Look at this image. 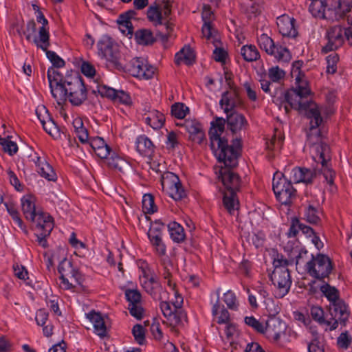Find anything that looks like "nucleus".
<instances>
[{
    "label": "nucleus",
    "mask_w": 352,
    "mask_h": 352,
    "mask_svg": "<svg viewBox=\"0 0 352 352\" xmlns=\"http://www.w3.org/2000/svg\"><path fill=\"white\" fill-rule=\"evenodd\" d=\"M307 144L311 147L313 160L317 163L313 169L296 167L290 173V179L294 183H312L314 179L322 174L325 181L330 185L334 182L335 172L329 165L330 160L329 147L321 142L319 130L307 134Z\"/></svg>",
    "instance_id": "obj_1"
},
{
    "label": "nucleus",
    "mask_w": 352,
    "mask_h": 352,
    "mask_svg": "<svg viewBox=\"0 0 352 352\" xmlns=\"http://www.w3.org/2000/svg\"><path fill=\"white\" fill-rule=\"evenodd\" d=\"M47 78L51 94L58 105L67 100L74 106L81 105L87 98V89L79 76H63L54 68L47 71Z\"/></svg>",
    "instance_id": "obj_2"
},
{
    "label": "nucleus",
    "mask_w": 352,
    "mask_h": 352,
    "mask_svg": "<svg viewBox=\"0 0 352 352\" xmlns=\"http://www.w3.org/2000/svg\"><path fill=\"white\" fill-rule=\"evenodd\" d=\"M296 87L285 92V98L291 107L305 109L306 115L310 120L309 131L318 130V127L322 122L321 112L318 105L308 97L311 94L308 82L302 75L295 78Z\"/></svg>",
    "instance_id": "obj_3"
},
{
    "label": "nucleus",
    "mask_w": 352,
    "mask_h": 352,
    "mask_svg": "<svg viewBox=\"0 0 352 352\" xmlns=\"http://www.w3.org/2000/svg\"><path fill=\"white\" fill-rule=\"evenodd\" d=\"M225 124L226 120L218 117L211 122L212 126L209 131L210 148L218 161L223 162L226 166H234L238 164L241 139L236 138L233 140L232 145H229L228 140L221 137Z\"/></svg>",
    "instance_id": "obj_4"
},
{
    "label": "nucleus",
    "mask_w": 352,
    "mask_h": 352,
    "mask_svg": "<svg viewBox=\"0 0 352 352\" xmlns=\"http://www.w3.org/2000/svg\"><path fill=\"white\" fill-rule=\"evenodd\" d=\"M224 165L226 168H221L220 177L226 190L223 193V203L228 212L232 214L239 209V203L236 198V192L240 190L241 181L238 174L229 168L234 166ZM237 164L235 165V166Z\"/></svg>",
    "instance_id": "obj_5"
},
{
    "label": "nucleus",
    "mask_w": 352,
    "mask_h": 352,
    "mask_svg": "<svg viewBox=\"0 0 352 352\" xmlns=\"http://www.w3.org/2000/svg\"><path fill=\"white\" fill-rule=\"evenodd\" d=\"M60 276V287L66 290H73L82 285V277L79 271L73 267L72 263L63 258L58 267Z\"/></svg>",
    "instance_id": "obj_6"
},
{
    "label": "nucleus",
    "mask_w": 352,
    "mask_h": 352,
    "mask_svg": "<svg viewBox=\"0 0 352 352\" xmlns=\"http://www.w3.org/2000/svg\"><path fill=\"white\" fill-rule=\"evenodd\" d=\"M292 181H288L284 175L274 174L272 188L277 199L285 205L291 204L296 197V190L294 188Z\"/></svg>",
    "instance_id": "obj_7"
},
{
    "label": "nucleus",
    "mask_w": 352,
    "mask_h": 352,
    "mask_svg": "<svg viewBox=\"0 0 352 352\" xmlns=\"http://www.w3.org/2000/svg\"><path fill=\"white\" fill-rule=\"evenodd\" d=\"M98 54L111 65L120 68V53L118 44L109 36L103 35L98 41Z\"/></svg>",
    "instance_id": "obj_8"
},
{
    "label": "nucleus",
    "mask_w": 352,
    "mask_h": 352,
    "mask_svg": "<svg viewBox=\"0 0 352 352\" xmlns=\"http://www.w3.org/2000/svg\"><path fill=\"white\" fill-rule=\"evenodd\" d=\"M306 265L309 275L319 280L328 277L333 269L330 258L324 254L312 256V259Z\"/></svg>",
    "instance_id": "obj_9"
},
{
    "label": "nucleus",
    "mask_w": 352,
    "mask_h": 352,
    "mask_svg": "<svg viewBox=\"0 0 352 352\" xmlns=\"http://www.w3.org/2000/svg\"><path fill=\"white\" fill-rule=\"evenodd\" d=\"M163 191L167 192L170 197L177 201L186 197V192L182 187L178 176L173 173H165L161 179Z\"/></svg>",
    "instance_id": "obj_10"
},
{
    "label": "nucleus",
    "mask_w": 352,
    "mask_h": 352,
    "mask_svg": "<svg viewBox=\"0 0 352 352\" xmlns=\"http://www.w3.org/2000/svg\"><path fill=\"white\" fill-rule=\"evenodd\" d=\"M258 43L262 50L274 56L278 61L288 62L291 59L289 51L286 47L276 45L274 41L266 34H262L258 38Z\"/></svg>",
    "instance_id": "obj_11"
},
{
    "label": "nucleus",
    "mask_w": 352,
    "mask_h": 352,
    "mask_svg": "<svg viewBox=\"0 0 352 352\" xmlns=\"http://www.w3.org/2000/svg\"><path fill=\"white\" fill-rule=\"evenodd\" d=\"M271 280L276 287L274 295L278 298H283L289 292L292 280L287 268L274 270Z\"/></svg>",
    "instance_id": "obj_12"
},
{
    "label": "nucleus",
    "mask_w": 352,
    "mask_h": 352,
    "mask_svg": "<svg viewBox=\"0 0 352 352\" xmlns=\"http://www.w3.org/2000/svg\"><path fill=\"white\" fill-rule=\"evenodd\" d=\"M329 307L330 315L329 331L336 329L338 323L345 325L349 316V311L344 302L342 299L337 300L335 302H331Z\"/></svg>",
    "instance_id": "obj_13"
},
{
    "label": "nucleus",
    "mask_w": 352,
    "mask_h": 352,
    "mask_svg": "<svg viewBox=\"0 0 352 352\" xmlns=\"http://www.w3.org/2000/svg\"><path fill=\"white\" fill-rule=\"evenodd\" d=\"M126 69L133 76L140 79H151L155 73V68L142 58H133L126 65Z\"/></svg>",
    "instance_id": "obj_14"
},
{
    "label": "nucleus",
    "mask_w": 352,
    "mask_h": 352,
    "mask_svg": "<svg viewBox=\"0 0 352 352\" xmlns=\"http://www.w3.org/2000/svg\"><path fill=\"white\" fill-rule=\"evenodd\" d=\"M346 30L347 29L342 28L340 25H334L327 30V37L328 42L325 46L322 47V52L327 53L329 51L337 50L344 43Z\"/></svg>",
    "instance_id": "obj_15"
},
{
    "label": "nucleus",
    "mask_w": 352,
    "mask_h": 352,
    "mask_svg": "<svg viewBox=\"0 0 352 352\" xmlns=\"http://www.w3.org/2000/svg\"><path fill=\"white\" fill-rule=\"evenodd\" d=\"M164 225L159 222L153 223L148 231V236L155 249L156 254L159 256L166 254V248L162 241V229Z\"/></svg>",
    "instance_id": "obj_16"
},
{
    "label": "nucleus",
    "mask_w": 352,
    "mask_h": 352,
    "mask_svg": "<svg viewBox=\"0 0 352 352\" xmlns=\"http://www.w3.org/2000/svg\"><path fill=\"white\" fill-rule=\"evenodd\" d=\"M129 302L128 309L131 316L140 320L143 317L144 309L142 305V296L137 289H127L124 292Z\"/></svg>",
    "instance_id": "obj_17"
},
{
    "label": "nucleus",
    "mask_w": 352,
    "mask_h": 352,
    "mask_svg": "<svg viewBox=\"0 0 352 352\" xmlns=\"http://www.w3.org/2000/svg\"><path fill=\"white\" fill-rule=\"evenodd\" d=\"M36 21L42 25L39 28L38 38L37 36L34 37V43L37 47L43 50H46L50 46V34L47 28L48 22L40 10L37 11Z\"/></svg>",
    "instance_id": "obj_18"
},
{
    "label": "nucleus",
    "mask_w": 352,
    "mask_h": 352,
    "mask_svg": "<svg viewBox=\"0 0 352 352\" xmlns=\"http://www.w3.org/2000/svg\"><path fill=\"white\" fill-rule=\"evenodd\" d=\"M264 330L268 338L277 341L285 330V324L278 318L270 317L265 322Z\"/></svg>",
    "instance_id": "obj_19"
},
{
    "label": "nucleus",
    "mask_w": 352,
    "mask_h": 352,
    "mask_svg": "<svg viewBox=\"0 0 352 352\" xmlns=\"http://www.w3.org/2000/svg\"><path fill=\"white\" fill-rule=\"evenodd\" d=\"M219 104L224 112L228 114L235 108L241 107L243 101L235 91L233 92L226 91L222 94Z\"/></svg>",
    "instance_id": "obj_20"
},
{
    "label": "nucleus",
    "mask_w": 352,
    "mask_h": 352,
    "mask_svg": "<svg viewBox=\"0 0 352 352\" xmlns=\"http://www.w3.org/2000/svg\"><path fill=\"white\" fill-rule=\"evenodd\" d=\"M227 124L230 130L233 133H238L246 130L248 122L245 117L241 113L232 112L227 114Z\"/></svg>",
    "instance_id": "obj_21"
},
{
    "label": "nucleus",
    "mask_w": 352,
    "mask_h": 352,
    "mask_svg": "<svg viewBox=\"0 0 352 352\" xmlns=\"http://www.w3.org/2000/svg\"><path fill=\"white\" fill-rule=\"evenodd\" d=\"M36 223V232H45V234H50L54 228L52 217L47 213L38 211L34 220Z\"/></svg>",
    "instance_id": "obj_22"
},
{
    "label": "nucleus",
    "mask_w": 352,
    "mask_h": 352,
    "mask_svg": "<svg viewBox=\"0 0 352 352\" xmlns=\"http://www.w3.org/2000/svg\"><path fill=\"white\" fill-rule=\"evenodd\" d=\"M294 23V19L287 15H282L278 17L276 21L279 32L283 36L287 37H295L297 35Z\"/></svg>",
    "instance_id": "obj_23"
},
{
    "label": "nucleus",
    "mask_w": 352,
    "mask_h": 352,
    "mask_svg": "<svg viewBox=\"0 0 352 352\" xmlns=\"http://www.w3.org/2000/svg\"><path fill=\"white\" fill-rule=\"evenodd\" d=\"M34 163L37 167L38 173L48 181L55 182L57 179V175L52 166L46 161L44 157L37 156L34 160Z\"/></svg>",
    "instance_id": "obj_24"
},
{
    "label": "nucleus",
    "mask_w": 352,
    "mask_h": 352,
    "mask_svg": "<svg viewBox=\"0 0 352 352\" xmlns=\"http://www.w3.org/2000/svg\"><path fill=\"white\" fill-rule=\"evenodd\" d=\"M325 8V19L337 21L342 17L343 11L341 9L340 0H323Z\"/></svg>",
    "instance_id": "obj_25"
},
{
    "label": "nucleus",
    "mask_w": 352,
    "mask_h": 352,
    "mask_svg": "<svg viewBox=\"0 0 352 352\" xmlns=\"http://www.w3.org/2000/svg\"><path fill=\"white\" fill-rule=\"evenodd\" d=\"M184 127L190 134V138L195 142L201 144L205 138L201 124L195 120H187L184 122Z\"/></svg>",
    "instance_id": "obj_26"
},
{
    "label": "nucleus",
    "mask_w": 352,
    "mask_h": 352,
    "mask_svg": "<svg viewBox=\"0 0 352 352\" xmlns=\"http://www.w3.org/2000/svg\"><path fill=\"white\" fill-rule=\"evenodd\" d=\"M86 316L92 322L94 332L101 338L104 337L107 335V327L102 315L93 310L87 314Z\"/></svg>",
    "instance_id": "obj_27"
},
{
    "label": "nucleus",
    "mask_w": 352,
    "mask_h": 352,
    "mask_svg": "<svg viewBox=\"0 0 352 352\" xmlns=\"http://www.w3.org/2000/svg\"><path fill=\"white\" fill-rule=\"evenodd\" d=\"M21 208L26 219L34 220L38 212L36 210L34 197L31 195L23 196L21 199Z\"/></svg>",
    "instance_id": "obj_28"
},
{
    "label": "nucleus",
    "mask_w": 352,
    "mask_h": 352,
    "mask_svg": "<svg viewBox=\"0 0 352 352\" xmlns=\"http://www.w3.org/2000/svg\"><path fill=\"white\" fill-rule=\"evenodd\" d=\"M43 118L42 119V126L43 129L54 139H60L61 138V132L60 129L50 117V114L43 115Z\"/></svg>",
    "instance_id": "obj_29"
},
{
    "label": "nucleus",
    "mask_w": 352,
    "mask_h": 352,
    "mask_svg": "<svg viewBox=\"0 0 352 352\" xmlns=\"http://www.w3.org/2000/svg\"><path fill=\"white\" fill-rule=\"evenodd\" d=\"M220 290V288L217 290L218 299L217 302L213 305L212 310V314L216 317L217 322L219 324H228L230 321V314L224 306H221L219 305V298Z\"/></svg>",
    "instance_id": "obj_30"
},
{
    "label": "nucleus",
    "mask_w": 352,
    "mask_h": 352,
    "mask_svg": "<svg viewBox=\"0 0 352 352\" xmlns=\"http://www.w3.org/2000/svg\"><path fill=\"white\" fill-rule=\"evenodd\" d=\"M107 164L111 168L122 173L130 170L129 163L114 153L110 157H108Z\"/></svg>",
    "instance_id": "obj_31"
},
{
    "label": "nucleus",
    "mask_w": 352,
    "mask_h": 352,
    "mask_svg": "<svg viewBox=\"0 0 352 352\" xmlns=\"http://www.w3.org/2000/svg\"><path fill=\"white\" fill-rule=\"evenodd\" d=\"M133 14V11L127 12L124 14H120L118 19L119 28L120 31L126 36L131 37L133 35V25L131 19Z\"/></svg>",
    "instance_id": "obj_32"
},
{
    "label": "nucleus",
    "mask_w": 352,
    "mask_h": 352,
    "mask_svg": "<svg viewBox=\"0 0 352 352\" xmlns=\"http://www.w3.org/2000/svg\"><path fill=\"white\" fill-rule=\"evenodd\" d=\"M195 54L189 46H184L179 52L175 54V63L176 65H180L182 63L190 65L195 61Z\"/></svg>",
    "instance_id": "obj_33"
},
{
    "label": "nucleus",
    "mask_w": 352,
    "mask_h": 352,
    "mask_svg": "<svg viewBox=\"0 0 352 352\" xmlns=\"http://www.w3.org/2000/svg\"><path fill=\"white\" fill-rule=\"evenodd\" d=\"M275 133H277L276 131ZM283 142V138L280 132L278 134L275 133L272 138L266 142V148L268 150V157H274L277 153L280 150Z\"/></svg>",
    "instance_id": "obj_34"
},
{
    "label": "nucleus",
    "mask_w": 352,
    "mask_h": 352,
    "mask_svg": "<svg viewBox=\"0 0 352 352\" xmlns=\"http://www.w3.org/2000/svg\"><path fill=\"white\" fill-rule=\"evenodd\" d=\"M136 149L143 155H150L153 151V144L149 138L140 135L136 140Z\"/></svg>",
    "instance_id": "obj_35"
},
{
    "label": "nucleus",
    "mask_w": 352,
    "mask_h": 352,
    "mask_svg": "<svg viewBox=\"0 0 352 352\" xmlns=\"http://www.w3.org/2000/svg\"><path fill=\"white\" fill-rule=\"evenodd\" d=\"M158 7L160 8V11L162 14L163 24H164V28L166 29V33L164 35H162V38L164 39H167L168 34L172 30L170 25L167 23L166 20V18L170 15L171 12V6L168 0H162V3H160V5L158 6Z\"/></svg>",
    "instance_id": "obj_36"
},
{
    "label": "nucleus",
    "mask_w": 352,
    "mask_h": 352,
    "mask_svg": "<svg viewBox=\"0 0 352 352\" xmlns=\"http://www.w3.org/2000/svg\"><path fill=\"white\" fill-rule=\"evenodd\" d=\"M144 120L145 122L153 129H159L164 125L165 117L163 113L155 111L145 117Z\"/></svg>",
    "instance_id": "obj_37"
},
{
    "label": "nucleus",
    "mask_w": 352,
    "mask_h": 352,
    "mask_svg": "<svg viewBox=\"0 0 352 352\" xmlns=\"http://www.w3.org/2000/svg\"><path fill=\"white\" fill-rule=\"evenodd\" d=\"M135 39L138 44L147 45L155 41L152 32L148 29H140L135 33Z\"/></svg>",
    "instance_id": "obj_38"
},
{
    "label": "nucleus",
    "mask_w": 352,
    "mask_h": 352,
    "mask_svg": "<svg viewBox=\"0 0 352 352\" xmlns=\"http://www.w3.org/2000/svg\"><path fill=\"white\" fill-rule=\"evenodd\" d=\"M241 54L243 59L248 62H253L257 60L260 58V54L253 45H243L241 48Z\"/></svg>",
    "instance_id": "obj_39"
},
{
    "label": "nucleus",
    "mask_w": 352,
    "mask_h": 352,
    "mask_svg": "<svg viewBox=\"0 0 352 352\" xmlns=\"http://www.w3.org/2000/svg\"><path fill=\"white\" fill-rule=\"evenodd\" d=\"M170 238L177 243L183 241L185 239L184 228L177 222H171L168 226Z\"/></svg>",
    "instance_id": "obj_40"
},
{
    "label": "nucleus",
    "mask_w": 352,
    "mask_h": 352,
    "mask_svg": "<svg viewBox=\"0 0 352 352\" xmlns=\"http://www.w3.org/2000/svg\"><path fill=\"white\" fill-rule=\"evenodd\" d=\"M311 2L309 6V11L313 16L319 19H325V8L323 0H311Z\"/></svg>",
    "instance_id": "obj_41"
},
{
    "label": "nucleus",
    "mask_w": 352,
    "mask_h": 352,
    "mask_svg": "<svg viewBox=\"0 0 352 352\" xmlns=\"http://www.w3.org/2000/svg\"><path fill=\"white\" fill-rule=\"evenodd\" d=\"M148 20L155 25H163V16L158 6H151L147 10Z\"/></svg>",
    "instance_id": "obj_42"
},
{
    "label": "nucleus",
    "mask_w": 352,
    "mask_h": 352,
    "mask_svg": "<svg viewBox=\"0 0 352 352\" xmlns=\"http://www.w3.org/2000/svg\"><path fill=\"white\" fill-rule=\"evenodd\" d=\"M5 206L6 207L8 212L11 216L12 220L15 222L18 228H20L21 230L26 232L25 226H24L23 222L21 219L19 213L15 206L12 204L8 203H6Z\"/></svg>",
    "instance_id": "obj_43"
},
{
    "label": "nucleus",
    "mask_w": 352,
    "mask_h": 352,
    "mask_svg": "<svg viewBox=\"0 0 352 352\" xmlns=\"http://www.w3.org/2000/svg\"><path fill=\"white\" fill-rule=\"evenodd\" d=\"M320 212L318 208L311 205H309L305 208L304 218L310 223L316 224L320 222Z\"/></svg>",
    "instance_id": "obj_44"
},
{
    "label": "nucleus",
    "mask_w": 352,
    "mask_h": 352,
    "mask_svg": "<svg viewBox=\"0 0 352 352\" xmlns=\"http://www.w3.org/2000/svg\"><path fill=\"white\" fill-rule=\"evenodd\" d=\"M169 322L172 326H184L185 324L188 322L186 313L182 309H177V311H175Z\"/></svg>",
    "instance_id": "obj_45"
},
{
    "label": "nucleus",
    "mask_w": 352,
    "mask_h": 352,
    "mask_svg": "<svg viewBox=\"0 0 352 352\" xmlns=\"http://www.w3.org/2000/svg\"><path fill=\"white\" fill-rule=\"evenodd\" d=\"M142 210L145 214H153L157 211L154 197L151 194H145L143 196Z\"/></svg>",
    "instance_id": "obj_46"
},
{
    "label": "nucleus",
    "mask_w": 352,
    "mask_h": 352,
    "mask_svg": "<svg viewBox=\"0 0 352 352\" xmlns=\"http://www.w3.org/2000/svg\"><path fill=\"white\" fill-rule=\"evenodd\" d=\"M188 111V107L181 102H176L173 104L170 108V113L172 116L177 119L184 118Z\"/></svg>",
    "instance_id": "obj_47"
},
{
    "label": "nucleus",
    "mask_w": 352,
    "mask_h": 352,
    "mask_svg": "<svg viewBox=\"0 0 352 352\" xmlns=\"http://www.w3.org/2000/svg\"><path fill=\"white\" fill-rule=\"evenodd\" d=\"M290 257H295L296 265H300L305 262V259L308 257V252L296 246L291 249Z\"/></svg>",
    "instance_id": "obj_48"
},
{
    "label": "nucleus",
    "mask_w": 352,
    "mask_h": 352,
    "mask_svg": "<svg viewBox=\"0 0 352 352\" xmlns=\"http://www.w3.org/2000/svg\"><path fill=\"white\" fill-rule=\"evenodd\" d=\"M311 315L313 319L317 321L320 324H324L329 328L330 318H324L323 310L318 307H313L311 309Z\"/></svg>",
    "instance_id": "obj_49"
},
{
    "label": "nucleus",
    "mask_w": 352,
    "mask_h": 352,
    "mask_svg": "<svg viewBox=\"0 0 352 352\" xmlns=\"http://www.w3.org/2000/svg\"><path fill=\"white\" fill-rule=\"evenodd\" d=\"M320 291L331 302H335L337 300H340L338 297V290L328 284L323 285L320 287Z\"/></svg>",
    "instance_id": "obj_50"
},
{
    "label": "nucleus",
    "mask_w": 352,
    "mask_h": 352,
    "mask_svg": "<svg viewBox=\"0 0 352 352\" xmlns=\"http://www.w3.org/2000/svg\"><path fill=\"white\" fill-rule=\"evenodd\" d=\"M270 80L274 82H278L284 78L285 72L278 66L272 67L268 69L267 73Z\"/></svg>",
    "instance_id": "obj_51"
},
{
    "label": "nucleus",
    "mask_w": 352,
    "mask_h": 352,
    "mask_svg": "<svg viewBox=\"0 0 352 352\" xmlns=\"http://www.w3.org/2000/svg\"><path fill=\"white\" fill-rule=\"evenodd\" d=\"M274 102H275L277 105L279 106V109H281L283 108L286 114H288L291 110V109H295L294 107H291L289 103L285 98V92L281 91L280 97H274ZM299 111H305V109H299L298 107L296 108Z\"/></svg>",
    "instance_id": "obj_52"
},
{
    "label": "nucleus",
    "mask_w": 352,
    "mask_h": 352,
    "mask_svg": "<svg viewBox=\"0 0 352 352\" xmlns=\"http://www.w3.org/2000/svg\"><path fill=\"white\" fill-rule=\"evenodd\" d=\"M223 301L230 309L236 310L238 309V302L234 293L228 290L223 294Z\"/></svg>",
    "instance_id": "obj_53"
},
{
    "label": "nucleus",
    "mask_w": 352,
    "mask_h": 352,
    "mask_svg": "<svg viewBox=\"0 0 352 352\" xmlns=\"http://www.w3.org/2000/svg\"><path fill=\"white\" fill-rule=\"evenodd\" d=\"M0 144L3 151L10 155L15 154L18 151L16 144L9 139L0 138Z\"/></svg>",
    "instance_id": "obj_54"
},
{
    "label": "nucleus",
    "mask_w": 352,
    "mask_h": 352,
    "mask_svg": "<svg viewBox=\"0 0 352 352\" xmlns=\"http://www.w3.org/2000/svg\"><path fill=\"white\" fill-rule=\"evenodd\" d=\"M338 60L339 57L336 53H332L327 57V72L328 74H333L336 72Z\"/></svg>",
    "instance_id": "obj_55"
},
{
    "label": "nucleus",
    "mask_w": 352,
    "mask_h": 352,
    "mask_svg": "<svg viewBox=\"0 0 352 352\" xmlns=\"http://www.w3.org/2000/svg\"><path fill=\"white\" fill-rule=\"evenodd\" d=\"M243 87L244 89L245 90L247 96L249 98V100L252 102L256 101L257 100V93H256L257 87H256V86L254 84H253L251 81H245L243 84Z\"/></svg>",
    "instance_id": "obj_56"
},
{
    "label": "nucleus",
    "mask_w": 352,
    "mask_h": 352,
    "mask_svg": "<svg viewBox=\"0 0 352 352\" xmlns=\"http://www.w3.org/2000/svg\"><path fill=\"white\" fill-rule=\"evenodd\" d=\"M132 333L134 336L135 340L139 344H143L145 342V331L144 327L139 324L133 326L132 329Z\"/></svg>",
    "instance_id": "obj_57"
},
{
    "label": "nucleus",
    "mask_w": 352,
    "mask_h": 352,
    "mask_svg": "<svg viewBox=\"0 0 352 352\" xmlns=\"http://www.w3.org/2000/svg\"><path fill=\"white\" fill-rule=\"evenodd\" d=\"M97 91L102 97H107L113 100L118 90L106 85H99L97 86Z\"/></svg>",
    "instance_id": "obj_58"
},
{
    "label": "nucleus",
    "mask_w": 352,
    "mask_h": 352,
    "mask_svg": "<svg viewBox=\"0 0 352 352\" xmlns=\"http://www.w3.org/2000/svg\"><path fill=\"white\" fill-rule=\"evenodd\" d=\"M36 32V25L34 20H30L26 24V30L22 34L25 36L27 41H32L34 43V37Z\"/></svg>",
    "instance_id": "obj_59"
},
{
    "label": "nucleus",
    "mask_w": 352,
    "mask_h": 352,
    "mask_svg": "<svg viewBox=\"0 0 352 352\" xmlns=\"http://www.w3.org/2000/svg\"><path fill=\"white\" fill-rule=\"evenodd\" d=\"M245 322L247 325L252 327L256 331L264 333L265 325L263 323L260 322L258 320H257L254 317H245Z\"/></svg>",
    "instance_id": "obj_60"
},
{
    "label": "nucleus",
    "mask_w": 352,
    "mask_h": 352,
    "mask_svg": "<svg viewBox=\"0 0 352 352\" xmlns=\"http://www.w3.org/2000/svg\"><path fill=\"white\" fill-rule=\"evenodd\" d=\"M46 52L47 57L52 62L53 65L56 67L60 68L65 65V61L60 58L54 52L49 51L47 49L43 50Z\"/></svg>",
    "instance_id": "obj_61"
},
{
    "label": "nucleus",
    "mask_w": 352,
    "mask_h": 352,
    "mask_svg": "<svg viewBox=\"0 0 352 352\" xmlns=\"http://www.w3.org/2000/svg\"><path fill=\"white\" fill-rule=\"evenodd\" d=\"M160 308L164 316L169 321L175 312L173 304L169 302L163 301L160 303Z\"/></svg>",
    "instance_id": "obj_62"
},
{
    "label": "nucleus",
    "mask_w": 352,
    "mask_h": 352,
    "mask_svg": "<svg viewBox=\"0 0 352 352\" xmlns=\"http://www.w3.org/2000/svg\"><path fill=\"white\" fill-rule=\"evenodd\" d=\"M114 102L129 105L131 102V97L126 92L118 90L117 94L113 100Z\"/></svg>",
    "instance_id": "obj_63"
},
{
    "label": "nucleus",
    "mask_w": 352,
    "mask_h": 352,
    "mask_svg": "<svg viewBox=\"0 0 352 352\" xmlns=\"http://www.w3.org/2000/svg\"><path fill=\"white\" fill-rule=\"evenodd\" d=\"M301 222L297 218L292 219L291 225L287 233L289 237H295L298 234L301 228Z\"/></svg>",
    "instance_id": "obj_64"
}]
</instances>
